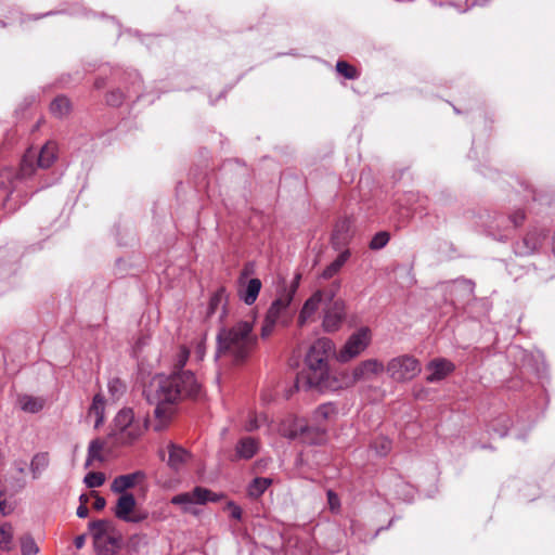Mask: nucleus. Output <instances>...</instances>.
<instances>
[{
	"label": "nucleus",
	"mask_w": 555,
	"mask_h": 555,
	"mask_svg": "<svg viewBox=\"0 0 555 555\" xmlns=\"http://www.w3.org/2000/svg\"><path fill=\"white\" fill-rule=\"evenodd\" d=\"M190 357V350L181 346L171 374L156 375L144 390L146 400L155 405L156 423L154 429L163 430L173 414V404L183 398L196 397L201 391V384L190 370H183Z\"/></svg>",
	"instance_id": "nucleus-1"
},
{
	"label": "nucleus",
	"mask_w": 555,
	"mask_h": 555,
	"mask_svg": "<svg viewBox=\"0 0 555 555\" xmlns=\"http://www.w3.org/2000/svg\"><path fill=\"white\" fill-rule=\"evenodd\" d=\"M254 321L241 320L222 326L217 334L216 358L235 365L245 363L256 350Z\"/></svg>",
	"instance_id": "nucleus-2"
},
{
	"label": "nucleus",
	"mask_w": 555,
	"mask_h": 555,
	"mask_svg": "<svg viewBox=\"0 0 555 555\" xmlns=\"http://www.w3.org/2000/svg\"><path fill=\"white\" fill-rule=\"evenodd\" d=\"M334 351V344L330 338L317 339L308 350L305 359L307 371L296 380V387L314 388L321 392L336 390L338 382L331 376L327 359Z\"/></svg>",
	"instance_id": "nucleus-3"
},
{
	"label": "nucleus",
	"mask_w": 555,
	"mask_h": 555,
	"mask_svg": "<svg viewBox=\"0 0 555 555\" xmlns=\"http://www.w3.org/2000/svg\"><path fill=\"white\" fill-rule=\"evenodd\" d=\"M337 413L336 406L333 403H324L315 409L312 418L317 426H307L301 422H295L294 428L288 433L283 431V435L289 439L301 438L305 442L320 443L324 437V428L322 424L334 417Z\"/></svg>",
	"instance_id": "nucleus-4"
},
{
	"label": "nucleus",
	"mask_w": 555,
	"mask_h": 555,
	"mask_svg": "<svg viewBox=\"0 0 555 555\" xmlns=\"http://www.w3.org/2000/svg\"><path fill=\"white\" fill-rule=\"evenodd\" d=\"M146 429V424L134 418L130 408L121 409L114 418L112 435L121 442L130 443L138 439Z\"/></svg>",
	"instance_id": "nucleus-5"
},
{
	"label": "nucleus",
	"mask_w": 555,
	"mask_h": 555,
	"mask_svg": "<svg viewBox=\"0 0 555 555\" xmlns=\"http://www.w3.org/2000/svg\"><path fill=\"white\" fill-rule=\"evenodd\" d=\"M385 369L392 380L408 383L421 373L422 364L413 356L401 354L390 359Z\"/></svg>",
	"instance_id": "nucleus-6"
},
{
	"label": "nucleus",
	"mask_w": 555,
	"mask_h": 555,
	"mask_svg": "<svg viewBox=\"0 0 555 555\" xmlns=\"http://www.w3.org/2000/svg\"><path fill=\"white\" fill-rule=\"evenodd\" d=\"M35 158H37L36 166L38 168H49L56 159V144L54 142L46 143L38 155L33 150H28L21 163L20 173L22 177H29L35 172Z\"/></svg>",
	"instance_id": "nucleus-7"
},
{
	"label": "nucleus",
	"mask_w": 555,
	"mask_h": 555,
	"mask_svg": "<svg viewBox=\"0 0 555 555\" xmlns=\"http://www.w3.org/2000/svg\"><path fill=\"white\" fill-rule=\"evenodd\" d=\"M372 341V332L367 326H362L352 333L345 345L338 351L336 358L341 363H347L363 353Z\"/></svg>",
	"instance_id": "nucleus-8"
},
{
	"label": "nucleus",
	"mask_w": 555,
	"mask_h": 555,
	"mask_svg": "<svg viewBox=\"0 0 555 555\" xmlns=\"http://www.w3.org/2000/svg\"><path fill=\"white\" fill-rule=\"evenodd\" d=\"M220 496L212 491L203 488L195 487L190 492L179 493L171 499L173 505H180L184 513L197 514V509L194 507L195 504H206L207 502H217Z\"/></svg>",
	"instance_id": "nucleus-9"
},
{
	"label": "nucleus",
	"mask_w": 555,
	"mask_h": 555,
	"mask_svg": "<svg viewBox=\"0 0 555 555\" xmlns=\"http://www.w3.org/2000/svg\"><path fill=\"white\" fill-rule=\"evenodd\" d=\"M345 301L337 299L327 304L324 308L323 328L327 333L336 332L343 324L346 317Z\"/></svg>",
	"instance_id": "nucleus-10"
},
{
	"label": "nucleus",
	"mask_w": 555,
	"mask_h": 555,
	"mask_svg": "<svg viewBox=\"0 0 555 555\" xmlns=\"http://www.w3.org/2000/svg\"><path fill=\"white\" fill-rule=\"evenodd\" d=\"M385 365L377 359L361 361L352 370V382H372L385 371Z\"/></svg>",
	"instance_id": "nucleus-11"
},
{
	"label": "nucleus",
	"mask_w": 555,
	"mask_h": 555,
	"mask_svg": "<svg viewBox=\"0 0 555 555\" xmlns=\"http://www.w3.org/2000/svg\"><path fill=\"white\" fill-rule=\"evenodd\" d=\"M135 504V498L132 493L119 495L114 507V515L126 522H140L144 517L132 515Z\"/></svg>",
	"instance_id": "nucleus-12"
},
{
	"label": "nucleus",
	"mask_w": 555,
	"mask_h": 555,
	"mask_svg": "<svg viewBox=\"0 0 555 555\" xmlns=\"http://www.w3.org/2000/svg\"><path fill=\"white\" fill-rule=\"evenodd\" d=\"M454 369V364L444 358L433 359L426 365V370L428 372L426 380L428 383L439 382L451 374Z\"/></svg>",
	"instance_id": "nucleus-13"
},
{
	"label": "nucleus",
	"mask_w": 555,
	"mask_h": 555,
	"mask_svg": "<svg viewBox=\"0 0 555 555\" xmlns=\"http://www.w3.org/2000/svg\"><path fill=\"white\" fill-rule=\"evenodd\" d=\"M89 528L93 533L95 541H107L109 544L115 545L117 543V539L111 535V532L114 530V525L111 520L107 519H99L91 521L89 524Z\"/></svg>",
	"instance_id": "nucleus-14"
},
{
	"label": "nucleus",
	"mask_w": 555,
	"mask_h": 555,
	"mask_svg": "<svg viewBox=\"0 0 555 555\" xmlns=\"http://www.w3.org/2000/svg\"><path fill=\"white\" fill-rule=\"evenodd\" d=\"M167 449L168 465L173 470H180L191 459V454L180 446L169 443Z\"/></svg>",
	"instance_id": "nucleus-15"
},
{
	"label": "nucleus",
	"mask_w": 555,
	"mask_h": 555,
	"mask_svg": "<svg viewBox=\"0 0 555 555\" xmlns=\"http://www.w3.org/2000/svg\"><path fill=\"white\" fill-rule=\"evenodd\" d=\"M143 476L144 475L141 472L117 476L111 483V490L120 495L126 494L128 493L127 490L133 488L138 479Z\"/></svg>",
	"instance_id": "nucleus-16"
},
{
	"label": "nucleus",
	"mask_w": 555,
	"mask_h": 555,
	"mask_svg": "<svg viewBox=\"0 0 555 555\" xmlns=\"http://www.w3.org/2000/svg\"><path fill=\"white\" fill-rule=\"evenodd\" d=\"M259 450V442L253 437H243L235 446L236 460H250Z\"/></svg>",
	"instance_id": "nucleus-17"
},
{
	"label": "nucleus",
	"mask_w": 555,
	"mask_h": 555,
	"mask_svg": "<svg viewBox=\"0 0 555 555\" xmlns=\"http://www.w3.org/2000/svg\"><path fill=\"white\" fill-rule=\"evenodd\" d=\"M323 302L322 291L314 292L304 304V307L299 313L298 322L304 325L320 308Z\"/></svg>",
	"instance_id": "nucleus-18"
},
{
	"label": "nucleus",
	"mask_w": 555,
	"mask_h": 555,
	"mask_svg": "<svg viewBox=\"0 0 555 555\" xmlns=\"http://www.w3.org/2000/svg\"><path fill=\"white\" fill-rule=\"evenodd\" d=\"M293 300L289 299L288 295H283L282 293L279 297L271 304L267 311V317L275 319L279 321L285 313Z\"/></svg>",
	"instance_id": "nucleus-19"
},
{
	"label": "nucleus",
	"mask_w": 555,
	"mask_h": 555,
	"mask_svg": "<svg viewBox=\"0 0 555 555\" xmlns=\"http://www.w3.org/2000/svg\"><path fill=\"white\" fill-rule=\"evenodd\" d=\"M349 257H350L349 249H345L344 251H341L337 256V258L334 261H332L323 270V272L321 273V278L324 280H330V279L334 278L341 270V268L345 266V263L348 261Z\"/></svg>",
	"instance_id": "nucleus-20"
},
{
	"label": "nucleus",
	"mask_w": 555,
	"mask_h": 555,
	"mask_svg": "<svg viewBox=\"0 0 555 555\" xmlns=\"http://www.w3.org/2000/svg\"><path fill=\"white\" fill-rule=\"evenodd\" d=\"M228 301V295L224 287H220L215 292V294L211 296L208 305L207 314L211 315L217 312L219 307L222 308V314L221 318L225 315V306Z\"/></svg>",
	"instance_id": "nucleus-21"
},
{
	"label": "nucleus",
	"mask_w": 555,
	"mask_h": 555,
	"mask_svg": "<svg viewBox=\"0 0 555 555\" xmlns=\"http://www.w3.org/2000/svg\"><path fill=\"white\" fill-rule=\"evenodd\" d=\"M104 411H105V400L101 393H96L93 397L92 404L89 409V416H94V427L99 428L104 423Z\"/></svg>",
	"instance_id": "nucleus-22"
},
{
	"label": "nucleus",
	"mask_w": 555,
	"mask_h": 555,
	"mask_svg": "<svg viewBox=\"0 0 555 555\" xmlns=\"http://www.w3.org/2000/svg\"><path fill=\"white\" fill-rule=\"evenodd\" d=\"M261 289V281L259 279H250L247 283L245 292L241 295V299L246 305H253Z\"/></svg>",
	"instance_id": "nucleus-23"
},
{
	"label": "nucleus",
	"mask_w": 555,
	"mask_h": 555,
	"mask_svg": "<svg viewBox=\"0 0 555 555\" xmlns=\"http://www.w3.org/2000/svg\"><path fill=\"white\" fill-rule=\"evenodd\" d=\"M49 466L48 453L41 452L34 455L30 462V472L34 479L40 477L43 470Z\"/></svg>",
	"instance_id": "nucleus-24"
},
{
	"label": "nucleus",
	"mask_w": 555,
	"mask_h": 555,
	"mask_svg": "<svg viewBox=\"0 0 555 555\" xmlns=\"http://www.w3.org/2000/svg\"><path fill=\"white\" fill-rule=\"evenodd\" d=\"M104 449V442L100 439H94L90 442L88 448V455L85 463V467L92 465L94 461H103L102 450Z\"/></svg>",
	"instance_id": "nucleus-25"
},
{
	"label": "nucleus",
	"mask_w": 555,
	"mask_h": 555,
	"mask_svg": "<svg viewBox=\"0 0 555 555\" xmlns=\"http://www.w3.org/2000/svg\"><path fill=\"white\" fill-rule=\"evenodd\" d=\"M51 113L56 117H64L70 111V102L66 96H57L50 105Z\"/></svg>",
	"instance_id": "nucleus-26"
},
{
	"label": "nucleus",
	"mask_w": 555,
	"mask_h": 555,
	"mask_svg": "<svg viewBox=\"0 0 555 555\" xmlns=\"http://www.w3.org/2000/svg\"><path fill=\"white\" fill-rule=\"evenodd\" d=\"M271 485V479L257 477L248 486V494L251 498L260 496Z\"/></svg>",
	"instance_id": "nucleus-27"
},
{
	"label": "nucleus",
	"mask_w": 555,
	"mask_h": 555,
	"mask_svg": "<svg viewBox=\"0 0 555 555\" xmlns=\"http://www.w3.org/2000/svg\"><path fill=\"white\" fill-rule=\"evenodd\" d=\"M20 404L23 411L29 413H37L43 408V401L31 396L21 397Z\"/></svg>",
	"instance_id": "nucleus-28"
},
{
	"label": "nucleus",
	"mask_w": 555,
	"mask_h": 555,
	"mask_svg": "<svg viewBox=\"0 0 555 555\" xmlns=\"http://www.w3.org/2000/svg\"><path fill=\"white\" fill-rule=\"evenodd\" d=\"M538 248V240L534 235H527L522 242L517 244L516 254L520 256L532 254Z\"/></svg>",
	"instance_id": "nucleus-29"
},
{
	"label": "nucleus",
	"mask_w": 555,
	"mask_h": 555,
	"mask_svg": "<svg viewBox=\"0 0 555 555\" xmlns=\"http://www.w3.org/2000/svg\"><path fill=\"white\" fill-rule=\"evenodd\" d=\"M349 227H350V223L348 220H343L336 224V228H335V231H334V234L332 237V243L335 248H338V245L340 243H345V241L347 238V233L349 231Z\"/></svg>",
	"instance_id": "nucleus-30"
},
{
	"label": "nucleus",
	"mask_w": 555,
	"mask_h": 555,
	"mask_svg": "<svg viewBox=\"0 0 555 555\" xmlns=\"http://www.w3.org/2000/svg\"><path fill=\"white\" fill-rule=\"evenodd\" d=\"M17 473L21 475L20 477L17 478H13L11 481H10V486L11 488L15 491V492H18L21 491L22 489L25 488L26 486V478H25V463L24 462H15L14 464Z\"/></svg>",
	"instance_id": "nucleus-31"
},
{
	"label": "nucleus",
	"mask_w": 555,
	"mask_h": 555,
	"mask_svg": "<svg viewBox=\"0 0 555 555\" xmlns=\"http://www.w3.org/2000/svg\"><path fill=\"white\" fill-rule=\"evenodd\" d=\"M341 287V281L340 280H334L326 288L321 289L323 293V302L332 304L335 301V297L338 294L339 289Z\"/></svg>",
	"instance_id": "nucleus-32"
},
{
	"label": "nucleus",
	"mask_w": 555,
	"mask_h": 555,
	"mask_svg": "<svg viewBox=\"0 0 555 555\" xmlns=\"http://www.w3.org/2000/svg\"><path fill=\"white\" fill-rule=\"evenodd\" d=\"M391 441L386 437L377 438L372 448L375 450L376 454L379 456H385L391 451Z\"/></svg>",
	"instance_id": "nucleus-33"
},
{
	"label": "nucleus",
	"mask_w": 555,
	"mask_h": 555,
	"mask_svg": "<svg viewBox=\"0 0 555 555\" xmlns=\"http://www.w3.org/2000/svg\"><path fill=\"white\" fill-rule=\"evenodd\" d=\"M88 488H99L105 481V475L100 472H90L85 476L83 479Z\"/></svg>",
	"instance_id": "nucleus-34"
},
{
	"label": "nucleus",
	"mask_w": 555,
	"mask_h": 555,
	"mask_svg": "<svg viewBox=\"0 0 555 555\" xmlns=\"http://www.w3.org/2000/svg\"><path fill=\"white\" fill-rule=\"evenodd\" d=\"M21 548L23 555H35L39 552V547L30 535H25L21 540Z\"/></svg>",
	"instance_id": "nucleus-35"
},
{
	"label": "nucleus",
	"mask_w": 555,
	"mask_h": 555,
	"mask_svg": "<svg viewBox=\"0 0 555 555\" xmlns=\"http://www.w3.org/2000/svg\"><path fill=\"white\" fill-rule=\"evenodd\" d=\"M389 234L385 231L376 233L370 242V248L373 250L382 249L389 242Z\"/></svg>",
	"instance_id": "nucleus-36"
},
{
	"label": "nucleus",
	"mask_w": 555,
	"mask_h": 555,
	"mask_svg": "<svg viewBox=\"0 0 555 555\" xmlns=\"http://www.w3.org/2000/svg\"><path fill=\"white\" fill-rule=\"evenodd\" d=\"M108 391L114 399H118L125 391L124 383L118 378H112L107 384Z\"/></svg>",
	"instance_id": "nucleus-37"
},
{
	"label": "nucleus",
	"mask_w": 555,
	"mask_h": 555,
	"mask_svg": "<svg viewBox=\"0 0 555 555\" xmlns=\"http://www.w3.org/2000/svg\"><path fill=\"white\" fill-rule=\"evenodd\" d=\"M336 69L340 75H343L347 79H354L357 77L356 68L349 65L347 62L338 61L336 64Z\"/></svg>",
	"instance_id": "nucleus-38"
},
{
	"label": "nucleus",
	"mask_w": 555,
	"mask_h": 555,
	"mask_svg": "<svg viewBox=\"0 0 555 555\" xmlns=\"http://www.w3.org/2000/svg\"><path fill=\"white\" fill-rule=\"evenodd\" d=\"M276 323L278 321H275V319L266 315L260 332V335L263 339L268 338L272 334Z\"/></svg>",
	"instance_id": "nucleus-39"
},
{
	"label": "nucleus",
	"mask_w": 555,
	"mask_h": 555,
	"mask_svg": "<svg viewBox=\"0 0 555 555\" xmlns=\"http://www.w3.org/2000/svg\"><path fill=\"white\" fill-rule=\"evenodd\" d=\"M301 274L296 273L291 284L285 287L282 292L283 295H288L289 299L293 300L300 283Z\"/></svg>",
	"instance_id": "nucleus-40"
},
{
	"label": "nucleus",
	"mask_w": 555,
	"mask_h": 555,
	"mask_svg": "<svg viewBox=\"0 0 555 555\" xmlns=\"http://www.w3.org/2000/svg\"><path fill=\"white\" fill-rule=\"evenodd\" d=\"M11 528L7 526L0 527V546L4 550L10 548V544L12 541Z\"/></svg>",
	"instance_id": "nucleus-41"
},
{
	"label": "nucleus",
	"mask_w": 555,
	"mask_h": 555,
	"mask_svg": "<svg viewBox=\"0 0 555 555\" xmlns=\"http://www.w3.org/2000/svg\"><path fill=\"white\" fill-rule=\"evenodd\" d=\"M509 222L514 228L520 225L525 220V214L522 210H516L508 217Z\"/></svg>",
	"instance_id": "nucleus-42"
},
{
	"label": "nucleus",
	"mask_w": 555,
	"mask_h": 555,
	"mask_svg": "<svg viewBox=\"0 0 555 555\" xmlns=\"http://www.w3.org/2000/svg\"><path fill=\"white\" fill-rule=\"evenodd\" d=\"M327 501H328L330 508L332 511H337L339 508V505H340L339 499L334 491H332V490L327 491Z\"/></svg>",
	"instance_id": "nucleus-43"
},
{
	"label": "nucleus",
	"mask_w": 555,
	"mask_h": 555,
	"mask_svg": "<svg viewBox=\"0 0 555 555\" xmlns=\"http://www.w3.org/2000/svg\"><path fill=\"white\" fill-rule=\"evenodd\" d=\"M228 508L230 509V514H231L232 518H234L236 520H241L243 512L238 505H236L233 502H229Z\"/></svg>",
	"instance_id": "nucleus-44"
},
{
	"label": "nucleus",
	"mask_w": 555,
	"mask_h": 555,
	"mask_svg": "<svg viewBox=\"0 0 555 555\" xmlns=\"http://www.w3.org/2000/svg\"><path fill=\"white\" fill-rule=\"evenodd\" d=\"M107 103L113 106H117L121 103V93L120 92H112L107 95Z\"/></svg>",
	"instance_id": "nucleus-45"
},
{
	"label": "nucleus",
	"mask_w": 555,
	"mask_h": 555,
	"mask_svg": "<svg viewBox=\"0 0 555 555\" xmlns=\"http://www.w3.org/2000/svg\"><path fill=\"white\" fill-rule=\"evenodd\" d=\"M105 504H106V501L103 496H100L99 494L95 493V500H94V503H93V507L96 509V511H101L105 507Z\"/></svg>",
	"instance_id": "nucleus-46"
},
{
	"label": "nucleus",
	"mask_w": 555,
	"mask_h": 555,
	"mask_svg": "<svg viewBox=\"0 0 555 555\" xmlns=\"http://www.w3.org/2000/svg\"><path fill=\"white\" fill-rule=\"evenodd\" d=\"M76 514L79 518H85L88 516L89 514V509L88 507L86 506L85 503H81L78 507H77V511H76Z\"/></svg>",
	"instance_id": "nucleus-47"
},
{
	"label": "nucleus",
	"mask_w": 555,
	"mask_h": 555,
	"mask_svg": "<svg viewBox=\"0 0 555 555\" xmlns=\"http://www.w3.org/2000/svg\"><path fill=\"white\" fill-rule=\"evenodd\" d=\"M11 512V507L7 504L4 500H0V513L2 515H8Z\"/></svg>",
	"instance_id": "nucleus-48"
},
{
	"label": "nucleus",
	"mask_w": 555,
	"mask_h": 555,
	"mask_svg": "<svg viewBox=\"0 0 555 555\" xmlns=\"http://www.w3.org/2000/svg\"><path fill=\"white\" fill-rule=\"evenodd\" d=\"M204 353H205V347H204V344H203V343H198L197 348H196V354H197V357H198V359H199V360H202V359H203Z\"/></svg>",
	"instance_id": "nucleus-49"
},
{
	"label": "nucleus",
	"mask_w": 555,
	"mask_h": 555,
	"mask_svg": "<svg viewBox=\"0 0 555 555\" xmlns=\"http://www.w3.org/2000/svg\"><path fill=\"white\" fill-rule=\"evenodd\" d=\"M85 544V537L83 535H79L75 539V545L77 548H81Z\"/></svg>",
	"instance_id": "nucleus-50"
},
{
	"label": "nucleus",
	"mask_w": 555,
	"mask_h": 555,
	"mask_svg": "<svg viewBox=\"0 0 555 555\" xmlns=\"http://www.w3.org/2000/svg\"><path fill=\"white\" fill-rule=\"evenodd\" d=\"M462 285L472 294L474 289V284L470 281H463Z\"/></svg>",
	"instance_id": "nucleus-51"
},
{
	"label": "nucleus",
	"mask_w": 555,
	"mask_h": 555,
	"mask_svg": "<svg viewBox=\"0 0 555 555\" xmlns=\"http://www.w3.org/2000/svg\"><path fill=\"white\" fill-rule=\"evenodd\" d=\"M259 427V425L257 424V421H251L249 423V425L247 426V430H254V429H257Z\"/></svg>",
	"instance_id": "nucleus-52"
},
{
	"label": "nucleus",
	"mask_w": 555,
	"mask_h": 555,
	"mask_svg": "<svg viewBox=\"0 0 555 555\" xmlns=\"http://www.w3.org/2000/svg\"><path fill=\"white\" fill-rule=\"evenodd\" d=\"M11 177V172L10 171H3L1 175H0V179L3 180L4 178H10ZM1 183L3 184V181H1Z\"/></svg>",
	"instance_id": "nucleus-53"
},
{
	"label": "nucleus",
	"mask_w": 555,
	"mask_h": 555,
	"mask_svg": "<svg viewBox=\"0 0 555 555\" xmlns=\"http://www.w3.org/2000/svg\"><path fill=\"white\" fill-rule=\"evenodd\" d=\"M506 435V431H503L500 434L501 437H504Z\"/></svg>",
	"instance_id": "nucleus-54"
}]
</instances>
